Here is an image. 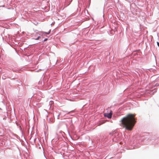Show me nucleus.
<instances>
[{"mask_svg": "<svg viewBox=\"0 0 159 159\" xmlns=\"http://www.w3.org/2000/svg\"><path fill=\"white\" fill-rule=\"evenodd\" d=\"M135 122L134 115L129 114L121 119L120 125L125 129L131 131L132 130Z\"/></svg>", "mask_w": 159, "mask_h": 159, "instance_id": "1", "label": "nucleus"}, {"mask_svg": "<svg viewBox=\"0 0 159 159\" xmlns=\"http://www.w3.org/2000/svg\"><path fill=\"white\" fill-rule=\"evenodd\" d=\"M112 114V111H111L109 113H105L104 114V116L109 118H111V117Z\"/></svg>", "mask_w": 159, "mask_h": 159, "instance_id": "2", "label": "nucleus"}, {"mask_svg": "<svg viewBox=\"0 0 159 159\" xmlns=\"http://www.w3.org/2000/svg\"><path fill=\"white\" fill-rule=\"evenodd\" d=\"M50 32H51V30H50L48 32H43V34H48L50 33Z\"/></svg>", "mask_w": 159, "mask_h": 159, "instance_id": "3", "label": "nucleus"}, {"mask_svg": "<svg viewBox=\"0 0 159 159\" xmlns=\"http://www.w3.org/2000/svg\"><path fill=\"white\" fill-rule=\"evenodd\" d=\"M40 38V37L39 36L36 39H35L36 40H38Z\"/></svg>", "mask_w": 159, "mask_h": 159, "instance_id": "4", "label": "nucleus"}, {"mask_svg": "<svg viewBox=\"0 0 159 159\" xmlns=\"http://www.w3.org/2000/svg\"><path fill=\"white\" fill-rule=\"evenodd\" d=\"M47 39H44V41H47Z\"/></svg>", "mask_w": 159, "mask_h": 159, "instance_id": "5", "label": "nucleus"}]
</instances>
